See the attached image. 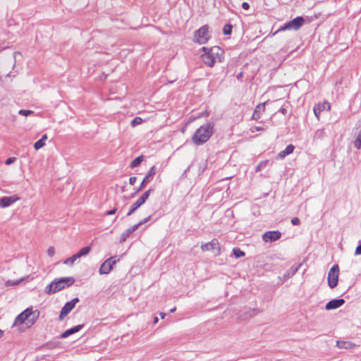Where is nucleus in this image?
<instances>
[{
  "instance_id": "nucleus-5",
  "label": "nucleus",
  "mask_w": 361,
  "mask_h": 361,
  "mask_svg": "<svg viewBox=\"0 0 361 361\" xmlns=\"http://www.w3.org/2000/svg\"><path fill=\"white\" fill-rule=\"evenodd\" d=\"M210 38L209 27L203 25L194 32L193 41L200 44H206Z\"/></svg>"
},
{
  "instance_id": "nucleus-30",
  "label": "nucleus",
  "mask_w": 361,
  "mask_h": 361,
  "mask_svg": "<svg viewBox=\"0 0 361 361\" xmlns=\"http://www.w3.org/2000/svg\"><path fill=\"white\" fill-rule=\"evenodd\" d=\"M268 163V161L266 160V161H261L255 168V171L256 172H259L262 169H264L267 164Z\"/></svg>"
},
{
  "instance_id": "nucleus-44",
  "label": "nucleus",
  "mask_w": 361,
  "mask_h": 361,
  "mask_svg": "<svg viewBox=\"0 0 361 361\" xmlns=\"http://www.w3.org/2000/svg\"><path fill=\"white\" fill-rule=\"evenodd\" d=\"M40 140H42L44 142H45L46 140H47V135L46 134L43 135Z\"/></svg>"
},
{
  "instance_id": "nucleus-28",
  "label": "nucleus",
  "mask_w": 361,
  "mask_h": 361,
  "mask_svg": "<svg viewBox=\"0 0 361 361\" xmlns=\"http://www.w3.org/2000/svg\"><path fill=\"white\" fill-rule=\"evenodd\" d=\"M232 28H233V27L231 25H230V24L225 25L224 27V29H223L224 34L226 35H230L232 32Z\"/></svg>"
},
{
  "instance_id": "nucleus-45",
  "label": "nucleus",
  "mask_w": 361,
  "mask_h": 361,
  "mask_svg": "<svg viewBox=\"0 0 361 361\" xmlns=\"http://www.w3.org/2000/svg\"><path fill=\"white\" fill-rule=\"evenodd\" d=\"M209 116V113L207 111H205L200 116H199L198 118L200 116Z\"/></svg>"
},
{
  "instance_id": "nucleus-1",
  "label": "nucleus",
  "mask_w": 361,
  "mask_h": 361,
  "mask_svg": "<svg viewBox=\"0 0 361 361\" xmlns=\"http://www.w3.org/2000/svg\"><path fill=\"white\" fill-rule=\"evenodd\" d=\"M39 317L38 310H32V307H28L16 317L13 326L25 324L27 328H30L37 322Z\"/></svg>"
},
{
  "instance_id": "nucleus-27",
  "label": "nucleus",
  "mask_w": 361,
  "mask_h": 361,
  "mask_svg": "<svg viewBox=\"0 0 361 361\" xmlns=\"http://www.w3.org/2000/svg\"><path fill=\"white\" fill-rule=\"evenodd\" d=\"M23 280H24L23 278H21L19 280H16V281L8 280L6 282L5 285H6V286H16V285H18Z\"/></svg>"
},
{
  "instance_id": "nucleus-24",
  "label": "nucleus",
  "mask_w": 361,
  "mask_h": 361,
  "mask_svg": "<svg viewBox=\"0 0 361 361\" xmlns=\"http://www.w3.org/2000/svg\"><path fill=\"white\" fill-rule=\"evenodd\" d=\"M78 259H79L78 257L77 256L76 254H75L72 257L67 258L66 260H64L63 264L72 266L75 263V260H77Z\"/></svg>"
},
{
  "instance_id": "nucleus-39",
  "label": "nucleus",
  "mask_w": 361,
  "mask_h": 361,
  "mask_svg": "<svg viewBox=\"0 0 361 361\" xmlns=\"http://www.w3.org/2000/svg\"><path fill=\"white\" fill-rule=\"evenodd\" d=\"M136 180H137V178L136 177H134V176L133 177H130L129 178V183L130 185H133L135 183Z\"/></svg>"
},
{
  "instance_id": "nucleus-32",
  "label": "nucleus",
  "mask_w": 361,
  "mask_h": 361,
  "mask_svg": "<svg viewBox=\"0 0 361 361\" xmlns=\"http://www.w3.org/2000/svg\"><path fill=\"white\" fill-rule=\"evenodd\" d=\"M18 114L22 116H27L34 114V111L31 110L20 109L18 111Z\"/></svg>"
},
{
  "instance_id": "nucleus-10",
  "label": "nucleus",
  "mask_w": 361,
  "mask_h": 361,
  "mask_svg": "<svg viewBox=\"0 0 361 361\" xmlns=\"http://www.w3.org/2000/svg\"><path fill=\"white\" fill-rule=\"evenodd\" d=\"M78 302L79 299L78 298H75L72 300L67 302L61 310L59 314V320H63L69 314V312L75 307L76 303H78Z\"/></svg>"
},
{
  "instance_id": "nucleus-7",
  "label": "nucleus",
  "mask_w": 361,
  "mask_h": 361,
  "mask_svg": "<svg viewBox=\"0 0 361 361\" xmlns=\"http://www.w3.org/2000/svg\"><path fill=\"white\" fill-rule=\"evenodd\" d=\"M339 267L338 264H334L329 271L328 273V285L331 288H334L338 281Z\"/></svg>"
},
{
  "instance_id": "nucleus-37",
  "label": "nucleus",
  "mask_w": 361,
  "mask_h": 361,
  "mask_svg": "<svg viewBox=\"0 0 361 361\" xmlns=\"http://www.w3.org/2000/svg\"><path fill=\"white\" fill-rule=\"evenodd\" d=\"M151 218V216H147V218L141 220L139 223H137L136 225H138V227L141 225H142L143 224L147 222Z\"/></svg>"
},
{
  "instance_id": "nucleus-31",
  "label": "nucleus",
  "mask_w": 361,
  "mask_h": 361,
  "mask_svg": "<svg viewBox=\"0 0 361 361\" xmlns=\"http://www.w3.org/2000/svg\"><path fill=\"white\" fill-rule=\"evenodd\" d=\"M45 145V142H44L42 140H39L38 141H37L35 145H34V148L36 149V150H38L41 148H42Z\"/></svg>"
},
{
  "instance_id": "nucleus-9",
  "label": "nucleus",
  "mask_w": 361,
  "mask_h": 361,
  "mask_svg": "<svg viewBox=\"0 0 361 361\" xmlns=\"http://www.w3.org/2000/svg\"><path fill=\"white\" fill-rule=\"evenodd\" d=\"M118 260L115 259V257H111L105 260L99 269V273L101 275L108 274L113 269V267L117 263Z\"/></svg>"
},
{
  "instance_id": "nucleus-43",
  "label": "nucleus",
  "mask_w": 361,
  "mask_h": 361,
  "mask_svg": "<svg viewBox=\"0 0 361 361\" xmlns=\"http://www.w3.org/2000/svg\"><path fill=\"white\" fill-rule=\"evenodd\" d=\"M280 112L285 115L287 113V109L284 107H282L280 109Z\"/></svg>"
},
{
  "instance_id": "nucleus-38",
  "label": "nucleus",
  "mask_w": 361,
  "mask_h": 361,
  "mask_svg": "<svg viewBox=\"0 0 361 361\" xmlns=\"http://www.w3.org/2000/svg\"><path fill=\"white\" fill-rule=\"evenodd\" d=\"M264 128H262V127H259V126H255V127H253L251 128V131L252 133H255V131H260V130H264Z\"/></svg>"
},
{
  "instance_id": "nucleus-36",
  "label": "nucleus",
  "mask_w": 361,
  "mask_h": 361,
  "mask_svg": "<svg viewBox=\"0 0 361 361\" xmlns=\"http://www.w3.org/2000/svg\"><path fill=\"white\" fill-rule=\"evenodd\" d=\"M291 223L293 225L297 226L300 224V221L298 217H294L291 219Z\"/></svg>"
},
{
  "instance_id": "nucleus-41",
  "label": "nucleus",
  "mask_w": 361,
  "mask_h": 361,
  "mask_svg": "<svg viewBox=\"0 0 361 361\" xmlns=\"http://www.w3.org/2000/svg\"><path fill=\"white\" fill-rule=\"evenodd\" d=\"M116 212V209H113L111 210L108 211L106 213V215H113Z\"/></svg>"
},
{
  "instance_id": "nucleus-40",
  "label": "nucleus",
  "mask_w": 361,
  "mask_h": 361,
  "mask_svg": "<svg viewBox=\"0 0 361 361\" xmlns=\"http://www.w3.org/2000/svg\"><path fill=\"white\" fill-rule=\"evenodd\" d=\"M242 7H243V9H245V10H247V9H249V8H250V5H249V4H248V3H247V2H243V3L242 4Z\"/></svg>"
},
{
  "instance_id": "nucleus-29",
  "label": "nucleus",
  "mask_w": 361,
  "mask_h": 361,
  "mask_svg": "<svg viewBox=\"0 0 361 361\" xmlns=\"http://www.w3.org/2000/svg\"><path fill=\"white\" fill-rule=\"evenodd\" d=\"M355 147L357 149H360L361 147V133H360L353 142Z\"/></svg>"
},
{
  "instance_id": "nucleus-17",
  "label": "nucleus",
  "mask_w": 361,
  "mask_h": 361,
  "mask_svg": "<svg viewBox=\"0 0 361 361\" xmlns=\"http://www.w3.org/2000/svg\"><path fill=\"white\" fill-rule=\"evenodd\" d=\"M267 103V102H265L258 104L256 106L255 111L252 116V119L257 120L261 117V114L265 111V105Z\"/></svg>"
},
{
  "instance_id": "nucleus-15",
  "label": "nucleus",
  "mask_w": 361,
  "mask_h": 361,
  "mask_svg": "<svg viewBox=\"0 0 361 361\" xmlns=\"http://www.w3.org/2000/svg\"><path fill=\"white\" fill-rule=\"evenodd\" d=\"M344 303L345 300L343 299L331 300L326 304L325 309L326 310H335L342 306Z\"/></svg>"
},
{
  "instance_id": "nucleus-3",
  "label": "nucleus",
  "mask_w": 361,
  "mask_h": 361,
  "mask_svg": "<svg viewBox=\"0 0 361 361\" xmlns=\"http://www.w3.org/2000/svg\"><path fill=\"white\" fill-rule=\"evenodd\" d=\"M214 132V124L207 123L200 126L192 136V141L196 145H201L205 143L212 135Z\"/></svg>"
},
{
  "instance_id": "nucleus-21",
  "label": "nucleus",
  "mask_w": 361,
  "mask_h": 361,
  "mask_svg": "<svg viewBox=\"0 0 361 361\" xmlns=\"http://www.w3.org/2000/svg\"><path fill=\"white\" fill-rule=\"evenodd\" d=\"M300 265L297 267H291L289 270L283 275V279L287 280L294 276L295 273L298 271Z\"/></svg>"
},
{
  "instance_id": "nucleus-14",
  "label": "nucleus",
  "mask_w": 361,
  "mask_h": 361,
  "mask_svg": "<svg viewBox=\"0 0 361 361\" xmlns=\"http://www.w3.org/2000/svg\"><path fill=\"white\" fill-rule=\"evenodd\" d=\"M331 108V105L327 102H324L322 103H319L314 106L313 111L315 116L319 119V115L321 112L324 110L329 111Z\"/></svg>"
},
{
  "instance_id": "nucleus-34",
  "label": "nucleus",
  "mask_w": 361,
  "mask_h": 361,
  "mask_svg": "<svg viewBox=\"0 0 361 361\" xmlns=\"http://www.w3.org/2000/svg\"><path fill=\"white\" fill-rule=\"evenodd\" d=\"M47 255L49 257H53L55 254V249L54 247L51 246L47 249Z\"/></svg>"
},
{
  "instance_id": "nucleus-49",
  "label": "nucleus",
  "mask_w": 361,
  "mask_h": 361,
  "mask_svg": "<svg viewBox=\"0 0 361 361\" xmlns=\"http://www.w3.org/2000/svg\"><path fill=\"white\" fill-rule=\"evenodd\" d=\"M3 334H4L3 331L1 329H0V338L2 337Z\"/></svg>"
},
{
  "instance_id": "nucleus-19",
  "label": "nucleus",
  "mask_w": 361,
  "mask_h": 361,
  "mask_svg": "<svg viewBox=\"0 0 361 361\" xmlns=\"http://www.w3.org/2000/svg\"><path fill=\"white\" fill-rule=\"evenodd\" d=\"M138 228V225H133V226L128 228V229H126L121 235V238H120V242L121 243H123L124 241H126V240L127 239V238H128V236L132 233H133L134 231H135Z\"/></svg>"
},
{
  "instance_id": "nucleus-22",
  "label": "nucleus",
  "mask_w": 361,
  "mask_h": 361,
  "mask_svg": "<svg viewBox=\"0 0 361 361\" xmlns=\"http://www.w3.org/2000/svg\"><path fill=\"white\" fill-rule=\"evenodd\" d=\"M337 346L339 348L350 349L354 348L355 345L347 341H338Z\"/></svg>"
},
{
  "instance_id": "nucleus-11",
  "label": "nucleus",
  "mask_w": 361,
  "mask_h": 361,
  "mask_svg": "<svg viewBox=\"0 0 361 361\" xmlns=\"http://www.w3.org/2000/svg\"><path fill=\"white\" fill-rule=\"evenodd\" d=\"M201 249L203 252L213 251L215 255H217L220 252V244L216 239H213L212 241L202 245Z\"/></svg>"
},
{
  "instance_id": "nucleus-16",
  "label": "nucleus",
  "mask_w": 361,
  "mask_h": 361,
  "mask_svg": "<svg viewBox=\"0 0 361 361\" xmlns=\"http://www.w3.org/2000/svg\"><path fill=\"white\" fill-rule=\"evenodd\" d=\"M157 171V169L155 166H153L150 168L149 171L147 172V175L142 180V181L140 184V188L138 189V191L142 190L143 188L145 187V184H147V183L149 182L150 178H152L154 175L156 174Z\"/></svg>"
},
{
  "instance_id": "nucleus-13",
  "label": "nucleus",
  "mask_w": 361,
  "mask_h": 361,
  "mask_svg": "<svg viewBox=\"0 0 361 361\" xmlns=\"http://www.w3.org/2000/svg\"><path fill=\"white\" fill-rule=\"evenodd\" d=\"M19 200L20 197L17 195H14L9 197H3L0 198V207H8Z\"/></svg>"
},
{
  "instance_id": "nucleus-35",
  "label": "nucleus",
  "mask_w": 361,
  "mask_h": 361,
  "mask_svg": "<svg viewBox=\"0 0 361 361\" xmlns=\"http://www.w3.org/2000/svg\"><path fill=\"white\" fill-rule=\"evenodd\" d=\"M16 157H9L8 159H6V161H5V164L6 165H10V164H13L16 161Z\"/></svg>"
},
{
  "instance_id": "nucleus-48",
  "label": "nucleus",
  "mask_w": 361,
  "mask_h": 361,
  "mask_svg": "<svg viewBox=\"0 0 361 361\" xmlns=\"http://www.w3.org/2000/svg\"><path fill=\"white\" fill-rule=\"evenodd\" d=\"M176 310V307H173V308H172V309H171V310H170V312H171V313H173V312H174Z\"/></svg>"
},
{
  "instance_id": "nucleus-2",
  "label": "nucleus",
  "mask_w": 361,
  "mask_h": 361,
  "mask_svg": "<svg viewBox=\"0 0 361 361\" xmlns=\"http://www.w3.org/2000/svg\"><path fill=\"white\" fill-rule=\"evenodd\" d=\"M202 49L204 53L201 54V58L204 63L207 66L212 67L216 61H221L224 51L219 47L215 46L209 49L202 47Z\"/></svg>"
},
{
  "instance_id": "nucleus-23",
  "label": "nucleus",
  "mask_w": 361,
  "mask_h": 361,
  "mask_svg": "<svg viewBox=\"0 0 361 361\" xmlns=\"http://www.w3.org/2000/svg\"><path fill=\"white\" fill-rule=\"evenodd\" d=\"M91 251V247L90 246H86L82 247L78 252L76 253L78 258L86 256Z\"/></svg>"
},
{
  "instance_id": "nucleus-33",
  "label": "nucleus",
  "mask_w": 361,
  "mask_h": 361,
  "mask_svg": "<svg viewBox=\"0 0 361 361\" xmlns=\"http://www.w3.org/2000/svg\"><path fill=\"white\" fill-rule=\"evenodd\" d=\"M142 122V119L140 117H135L132 121H131V126L133 127H135L137 125L141 124Z\"/></svg>"
},
{
  "instance_id": "nucleus-46",
  "label": "nucleus",
  "mask_w": 361,
  "mask_h": 361,
  "mask_svg": "<svg viewBox=\"0 0 361 361\" xmlns=\"http://www.w3.org/2000/svg\"><path fill=\"white\" fill-rule=\"evenodd\" d=\"M159 315L161 317V319H164L165 317H166V314L165 313H163V312H160L159 313Z\"/></svg>"
},
{
  "instance_id": "nucleus-6",
  "label": "nucleus",
  "mask_w": 361,
  "mask_h": 361,
  "mask_svg": "<svg viewBox=\"0 0 361 361\" xmlns=\"http://www.w3.org/2000/svg\"><path fill=\"white\" fill-rule=\"evenodd\" d=\"M305 23V20L302 17L298 16L295 18L293 20L289 21L283 26L281 27L277 32L284 31L286 30H298Z\"/></svg>"
},
{
  "instance_id": "nucleus-12",
  "label": "nucleus",
  "mask_w": 361,
  "mask_h": 361,
  "mask_svg": "<svg viewBox=\"0 0 361 361\" xmlns=\"http://www.w3.org/2000/svg\"><path fill=\"white\" fill-rule=\"evenodd\" d=\"M281 233L278 231H267L262 235V239L266 243L273 242L281 238Z\"/></svg>"
},
{
  "instance_id": "nucleus-20",
  "label": "nucleus",
  "mask_w": 361,
  "mask_h": 361,
  "mask_svg": "<svg viewBox=\"0 0 361 361\" xmlns=\"http://www.w3.org/2000/svg\"><path fill=\"white\" fill-rule=\"evenodd\" d=\"M294 149H295V147L293 145H291V144L288 145L284 150L280 152L278 154L277 157L279 159H283L285 157L293 153L294 151Z\"/></svg>"
},
{
  "instance_id": "nucleus-42",
  "label": "nucleus",
  "mask_w": 361,
  "mask_h": 361,
  "mask_svg": "<svg viewBox=\"0 0 361 361\" xmlns=\"http://www.w3.org/2000/svg\"><path fill=\"white\" fill-rule=\"evenodd\" d=\"M355 255H361V245L357 247L355 250Z\"/></svg>"
},
{
  "instance_id": "nucleus-18",
  "label": "nucleus",
  "mask_w": 361,
  "mask_h": 361,
  "mask_svg": "<svg viewBox=\"0 0 361 361\" xmlns=\"http://www.w3.org/2000/svg\"><path fill=\"white\" fill-rule=\"evenodd\" d=\"M82 326H83V325L80 324V325H77L70 329L65 331L63 334H61V338H66L68 337L69 336H71L76 332H78L80 330L82 329Z\"/></svg>"
},
{
  "instance_id": "nucleus-26",
  "label": "nucleus",
  "mask_w": 361,
  "mask_h": 361,
  "mask_svg": "<svg viewBox=\"0 0 361 361\" xmlns=\"http://www.w3.org/2000/svg\"><path fill=\"white\" fill-rule=\"evenodd\" d=\"M233 253L236 258L242 257L245 255V252L240 250L239 248H233Z\"/></svg>"
},
{
  "instance_id": "nucleus-25",
  "label": "nucleus",
  "mask_w": 361,
  "mask_h": 361,
  "mask_svg": "<svg viewBox=\"0 0 361 361\" xmlns=\"http://www.w3.org/2000/svg\"><path fill=\"white\" fill-rule=\"evenodd\" d=\"M142 159H143V157L142 156L137 157L136 159H135L131 162L130 166L132 168L137 166L142 162Z\"/></svg>"
},
{
  "instance_id": "nucleus-8",
  "label": "nucleus",
  "mask_w": 361,
  "mask_h": 361,
  "mask_svg": "<svg viewBox=\"0 0 361 361\" xmlns=\"http://www.w3.org/2000/svg\"><path fill=\"white\" fill-rule=\"evenodd\" d=\"M153 190L149 189L147 191H145L140 197H139L132 205L129 210V212L127 213L128 216L131 215L133 212H135L140 207H141L149 198V196L150 193L152 192Z\"/></svg>"
},
{
  "instance_id": "nucleus-4",
  "label": "nucleus",
  "mask_w": 361,
  "mask_h": 361,
  "mask_svg": "<svg viewBox=\"0 0 361 361\" xmlns=\"http://www.w3.org/2000/svg\"><path fill=\"white\" fill-rule=\"evenodd\" d=\"M75 282L73 277H63L54 280L45 288V293L49 295L56 293L66 287H69Z\"/></svg>"
},
{
  "instance_id": "nucleus-47",
  "label": "nucleus",
  "mask_w": 361,
  "mask_h": 361,
  "mask_svg": "<svg viewBox=\"0 0 361 361\" xmlns=\"http://www.w3.org/2000/svg\"><path fill=\"white\" fill-rule=\"evenodd\" d=\"M158 321H159L158 317H154V319H153V322L154 324H157L158 322Z\"/></svg>"
}]
</instances>
